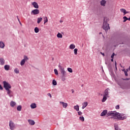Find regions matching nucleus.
Masks as SVG:
<instances>
[{
  "mask_svg": "<svg viewBox=\"0 0 130 130\" xmlns=\"http://www.w3.org/2000/svg\"><path fill=\"white\" fill-rule=\"evenodd\" d=\"M114 55H115V54L113 53L111 56V58H113V57H114Z\"/></svg>",
  "mask_w": 130,
  "mask_h": 130,
  "instance_id": "obj_38",
  "label": "nucleus"
},
{
  "mask_svg": "<svg viewBox=\"0 0 130 130\" xmlns=\"http://www.w3.org/2000/svg\"><path fill=\"white\" fill-rule=\"evenodd\" d=\"M123 72H124V73L125 72H126V71H125V69H123Z\"/></svg>",
  "mask_w": 130,
  "mask_h": 130,
  "instance_id": "obj_47",
  "label": "nucleus"
},
{
  "mask_svg": "<svg viewBox=\"0 0 130 130\" xmlns=\"http://www.w3.org/2000/svg\"><path fill=\"white\" fill-rule=\"evenodd\" d=\"M0 64L1 66H4L5 64V59L3 58H0Z\"/></svg>",
  "mask_w": 130,
  "mask_h": 130,
  "instance_id": "obj_14",
  "label": "nucleus"
},
{
  "mask_svg": "<svg viewBox=\"0 0 130 130\" xmlns=\"http://www.w3.org/2000/svg\"><path fill=\"white\" fill-rule=\"evenodd\" d=\"M120 12H121V13H123V16H124L125 15V14H127V13H128V12L126 11V10L124 9H120Z\"/></svg>",
  "mask_w": 130,
  "mask_h": 130,
  "instance_id": "obj_13",
  "label": "nucleus"
},
{
  "mask_svg": "<svg viewBox=\"0 0 130 130\" xmlns=\"http://www.w3.org/2000/svg\"><path fill=\"white\" fill-rule=\"evenodd\" d=\"M35 33H38L39 32V28L38 27H36L35 28Z\"/></svg>",
  "mask_w": 130,
  "mask_h": 130,
  "instance_id": "obj_31",
  "label": "nucleus"
},
{
  "mask_svg": "<svg viewBox=\"0 0 130 130\" xmlns=\"http://www.w3.org/2000/svg\"><path fill=\"white\" fill-rule=\"evenodd\" d=\"M101 54H102V55H103V56H104L105 54L104 53H102L101 52Z\"/></svg>",
  "mask_w": 130,
  "mask_h": 130,
  "instance_id": "obj_44",
  "label": "nucleus"
},
{
  "mask_svg": "<svg viewBox=\"0 0 130 130\" xmlns=\"http://www.w3.org/2000/svg\"><path fill=\"white\" fill-rule=\"evenodd\" d=\"M74 109L76 110V111H79L80 110V108L79 107V105H77L74 107Z\"/></svg>",
  "mask_w": 130,
  "mask_h": 130,
  "instance_id": "obj_23",
  "label": "nucleus"
},
{
  "mask_svg": "<svg viewBox=\"0 0 130 130\" xmlns=\"http://www.w3.org/2000/svg\"><path fill=\"white\" fill-rule=\"evenodd\" d=\"M52 84L54 85V86H56L57 85V82H56L55 80H53L52 81Z\"/></svg>",
  "mask_w": 130,
  "mask_h": 130,
  "instance_id": "obj_29",
  "label": "nucleus"
},
{
  "mask_svg": "<svg viewBox=\"0 0 130 130\" xmlns=\"http://www.w3.org/2000/svg\"><path fill=\"white\" fill-rule=\"evenodd\" d=\"M82 109H85V108H86V107H87V106H88V102H84L83 104H82Z\"/></svg>",
  "mask_w": 130,
  "mask_h": 130,
  "instance_id": "obj_11",
  "label": "nucleus"
},
{
  "mask_svg": "<svg viewBox=\"0 0 130 130\" xmlns=\"http://www.w3.org/2000/svg\"><path fill=\"white\" fill-rule=\"evenodd\" d=\"M60 23H61L62 22V21H60Z\"/></svg>",
  "mask_w": 130,
  "mask_h": 130,
  "instance_id": "obj_50",
  "label": "nucleus"
},
{
  "mask_svg": "<svg viewBox=\"0 0 130 130\" xmlns=\"http://www.w3.org/2000/svg\"><path fill=\"white\" fill-rule=\"evenodd\" d=\"M109 91V88H107V89H106L105 90V94H104V95L105 96H108V94H109V92H108Z\"/></svg>",
  "mask_w": 130,
  "mask_h": 130,
  "instance_id": "obj_17",
  "label": "nucleus"
},
{
  "mask_svg": "<svg viewBox=\"0 0 130 130\" xmlns=\"http://www.w3.org/2000/svg\"><path fill=\"white\" fill-rule=\"evenodd\" d=\"M28 123L30 124V125H34L35 124V122L32 120H28Z\"/></svg>",
  "mask_w": 130,
  "mask_h": 130,
  "instance_id": "obj_15",
  "label": "nucleus"
},
{
  "mask_svg": "<svg viewBox=\"0 0 130 130\" xmlns=\"http://www.w3.org/2000/svg\"><path fill=\"white\" fill-rule=\"evenodd\" d=\"M74 54H75V55H77V54H78V49L75 48L74 50Z\"/></svg>",
  "mask_w": 130,
  "mask_h": 130,
  "instance_id": "obj_33",
  "label": "nucleus"
},
{
  "mask_svg": "<svg viewBox=\"0 0 130 130\" xmlns=\"http://www.w3.org/2000/svg\"><path fill=\"white\" fill-rule=\"evenodd\" d=\"M100 34H102V32H100Z\"/></svg>",
  "mask_w": 130,
  "mask_h": 130,
  "instance_id": "obj_51",
  "label": "nucleus"
},
{
  "mask_svg": "<svg viewBox=\"0 0 130 130\" xmlns=\"http://www.w3.org/2000/svg\"><path fill=\"white\" fill-rule=\"evenodd\" d=\"M107 110H104L102 113L101 114V116H105V115H106V116H107Z\"/></svg>",
  "mask_w": 130,
  "mask_h": 130,
  "instance_id": "obj_10",
  "label": "nucleus"
},
{
  "mask_svg": "<svg viewBox=\"0 0 130 130\" xmlns=\"http://www.w3.org/2000/svg\"><path fill=\"white\" fill-rule=\"evenodd\" d=\"M54 73L56 75H58V72L57 71V70L54 69Z\"/></svg>",
  "mask_w": 130,
  "mask_h": 130,
  "instance_id": "obj_36",
  "label": "nucleus"
},
{
  "mask_svg": "<svg viewBox=\"0 0 130 130\" xmlns=\"http://www.w3.org/2000/svg\"><path fill=\"white\" fill-rule=\"evenodd\" d=\"M115 64L116 70H117V68L116 67V61H115Z\"/></svg>",
  "mask_w": 130,
  "mask_h": 130,
  "instance_id": "obj_45",
  "label": "nucleus"
},
{
  "mask_svg": "<svg viewBox=\"0 0 130 130\" xmlns=\"http://www.w3.org/2000/svg\"><path fill=\"white\" fill-rule=\"evenodd\" d=\"M39 13H40V12L38 9H35L31 11V14L33 15H38L39 14Z\"/></svg>",
  "mask_w": 130,
  "mask_h": 130,
  "instance_id": "obj_7",
  "label": "nucleus"
},
{
  "mask_svg": "<svg viewBox=\"0 0 130 130\" xmlns=\"http://www.w3.org/2000/svg\"><path fill=\"white\" fill-rule=\"evenodd\" d=\"M58 68L60 70L61 74L62 75L60 77V79L61 81L64 82V81H66V78L67 77V72H66V71L64 70V68L61 67V66L59 65Z\"/></svg>",
  "mask_w": 130,
  "mask_h": 130,
  "instance_id": "obj_3",
  "label": "nucleus"
},
{
  "mask_svg": "<svg viewBox=\"0 0 130 130\" xmlns=\"http://www.w3.org/2000/svg\"><path fill=\"white\" fill-rule=\"evenodd\" d=\"M125 74V76H126V77H127L128 74H127V72L126 71H125V72H124Z\"/></svg>",
  "mask_w": 130,
  "mask_h": 130,
  "instance_id": "obj_41",
  "label": "nucleus"
},
{
  "mask_svg": "<svg viewBox=\"0 0 130 130\" xmlns=\"http://www.w3.org/2000/svg\"><path fill=\"white\" fill-rule=\"evenodd\" d=\"M75 47H76V45H75V44H71L69 47L70 49H75Z\"/></svg>",
  "mask_w": 130,
  "mask_h": 130,
  "instance_id": "obj_18",
  "label": "nucleus"
},
{
  "mask_svg": "<svg viewBox=\"0 0 130 130\" xmlns=\"http://www.w3.org/2000/svg\"><path fill=\"white\" fill-rule=\"evenodd\" d=\"M115 108H116V109H119V105H117V106L115 107Z\"/></svg>",
  "mask_w": 130,
  "mask_h": 130,
  "instance_id": "obj_40",
  "label": "nucleus"
},
{
  "mask_svg": "<svg viewBox=\"0 0 130 130\" xmlns=\"http://www.w3.org/2000/svg\"><path fill=\"white\" fill-rule=\"evenodd\" d=\"M72 93H74L75 92V90H74V89H72Z\"/></svg>",
  "mask_w": 130,
  "mask_h": 130,
  "instance_id": "obj_46",
  "label": "nucleus"
},
{
  "mask_svg": "<svg viewBox=\"0 0 130 130\" xmlns=\"http://www.w3.org/2000/svg\"><path fill=\"white\" fill-rule=\"evenodd\" d=\"M17 109L18 111H21L22 110V106L19 105L17 107Z\"/></svg>",
  "mask_w": 130,
  "mask_h": 130,
  "instance_id": "obj_28",
  "label": "nucleus"
},
{
  "mask_svg": "<svg viewBox=\"0 0 130 130\" xmlns=\"http://www.w3.org/2000/svg\"><path fill=\"white\" fill-rule=\"evenodd\" d=\"M79 119L81 121H85V118H84L83 116H81L79 117Z\"/></svg>",
  "mask_w": 130,
  "mask_h": 130,
  "instance_id": "obj_32",
  "label": "nucleus"
},
{
  "mask_svg": "<svg viewBox=\"0 0 130 130\" xmlns=\"http://www.w3.org/2000/svg\"><path fill=\"white\" fill-rule=\"evenodd\" d=\"M4 85V88L6 91H7V94L9 97H13V94H11L12 93V91L10 89H12V86L8 82L5 81L3 82Z\"/></svg>",
  "mask_w": 130,
  "mask_h": 130,
  "instance_id": "obj_2",
  "label": "nucleus"
},
{
  "mask_svg": "<svg viewBox=\"0 0 130 130\" xmlns=\"http://www.w3.org/2000/svg\"><path fill=\"white\" fill-rule=\"evenodd\" d=\"M114 127L115 130H120V128L118 127V125L115 124Z\"/></svg>",
  "mask_w": 130,
  "mask_h": 130,
  "instance_id": "obj_27",
  "label": "nucleus"
},
{
  "mask_svg": "<svg viewBox=\"0 0 130 130\" xmlns=\"http://www.w3.org/2000/svg\"><path fill=\"white\" fill-rule=\"evenodd\" d=\"M32 5L34 8H35V9H39V6H38V4L37 2H32Z\"/></svg>",
  "mask_w": 130,
  "mask_h": 130,
  "instance_id": "obj_9",
  "label": "nucleus"
},
{
  "mask_svg": "<svg viewBox=\"0 0 130 130\" xmlns=\"http://www.w3.org/2000/svg\"><path fill=\"white\" fill-rule=\"evenodd\" d=\"M57 37L58 38H62V35H61V34L60 32H58L57 35Z\"/></svg>",
  "mask_w": 130,
  "mask_h": 130,
  "instance_id": "obj_26",
  "label": "nucleus"
},
{
  "mask_svg": "<svg viewBox=\"0 0 130 130\" xmlns=\"http://www.w3.org/2000/svg\"><path fill=\"white\" fill-rule=\"evenodd\" d=\"M0 90H4V88L2 86V85H0Z\"/></svg>",
  "mask_w": 130,
  "mask_h": 130,
  "instance_id": "obj_42",
  "label": "nucleus"
},
{
  "mask_svg": "<svg viewBox=\"0 0 130 130\" xmlns=\"http://www.w3.org/2000/svg\"><path fill=\"white\" fill-rule=\"evenodd\" d=\"M14 72L15 73V74H19V73H20L18 68H16L15 69H14Z\"/></svg>",
  "mask_w": 130,
  "mask_h": 130,
  "instance_id": "obj_30",
  "label": "nucleus"
},
{
  "mask_svg": "<svg viewBox=\"0 0 130 130\" xmlns=\"http://www.w3.org/2000/svg\"><path fill=\"white\" fill-rule=\"evenodd\" d=\"M107 100V96L106 95H104V97L102 100V102H105Z\"/></svg>",
  "mask_w": 130,
  "mask_h": 130,
  "instance_id": "obj_24",
  "label": "nucleus"
},
{
  "mask_svg": "<svg viewBox=\"0 0 130 130\" xmlns=\"http://www.w3.org/2000/svg\"><path fill=\"white\" fill-rule=\"evenodd\" d=\"M30 107L31 108H32V109H34L35 108H36V107H37V106H36V104L35 103H32L30 105Z\"/></svg>",
  "mask_w": 130,
  "mask_h": 130,
  "instance_id": "obj_19",
  "label": "nucleus"
},
{
  "mask_svg": "<svg viewBox=\"0 0 130 130\" xmlns=\"http://www.w3.org/2000/svg\"><path fill=\"white\" fill-rule=\"evenodd\" d=\"M16 104H17L16 103V102L14 101H11L10 103V106H11V107H14L15 106H16Z\"/></svg>",
  "mask_w": 130,
  "mask_h": 130,
  "instance_id": "obj_12",
  "label": "nucleus"
},
{
  "mask_svg": "<svg viewBox=\"0 0 130 130\" xmlns=\"http://www.w3.org/2000/svg\"><path fill=\"white\" fill-rule=\"evenodd\" d=\"M111 61H113V59H111Z\"/></svg>",
  "mask_w": 130,
  "mask_h": 130,
  "instance_id": "obj_49",
  "label": "nucleus"
},
{
  "mask_svg": "<svg viewBox=\"0 0 130 130\" xmlns=\"http://www.w3.org/2000/svg\"><path fill=\"white\" fill-rule=\"evenodd\" d=\"M42 21V17L38 18L37 19V23L38 24H40V23Z\"/></svg>",
  "mask_w": 130,
  "mask_h": 130,
  "instance_id": "obj_22",
  "label": "nucleus"
},
{
  "mask_svg": "<svg viewBox=\"0 0 130 130\" xmlns=\"http://www.w3.org/2000/svg\"><path fill=\"white\" fill-rule=\"evenodd\" d=\"M28 59L29 58H28L27 56H24V59H23L20 62V65L24 66V64H25V62H26V60H28Z\"/></svg>",
  "mask_w": 130,
  "mask_h": 130,
  "instance_id": "obj_6",
  "label": "nucleus"
},
{
  "mask_svg": "<svg viewBox=\"0 0 130 130\" xmlns=\"http://www.w3.org/2000/svg\"><path fill=\"white\" fill-rule=\"evenodd\" d=\"M9 127H10V129L11 130H14L15 129V128H16V125L15 124L14 122H13V121L12 120H10L9 121Z\"/></svg>",
  "mask_w": 130,
  "mask_h": 130,
  "instance_id": "obj_5",
  "label": "nucleus"
},
{
  "mask_svg": "<svg viewBox=\"0 0 130 130\" xmlns=\"http://www.w3.org/2000/svg\"><path fill=\"white\" fill-rule=\"evenodd\" d=\"M78 115H82V114H83V113H82V112H81V111H78Z\"/></svg>",
  "mask_w": 130,
  "mask_h": 130,
  "instance_id": "obj_37",
  "label": "nucleus"
},
{
  "mask_svg": "<svg viewBox=\"0 0 130 130\" xmlns=\"http://www.w3.org/2000/svg\"><path fill=\"white\" fill-rule=\"evenodd\" d=\"M17 17H18V16H17ZM18 18V21H19V23H20V25H22V23H21V21H20V20H19V18Z\"/></svg>",
  "mask_w": 130,
  "mask_h": 130,
  "instance_id": "obj_43",
  "label": "nucleus"
},
{
  "mask_svg": "<svg viewBox=\"0 0 130 130\" xmlns=\"http://www.w3.org/2000/svg\"><path fill=\"white\" fill-rule=\"evenodd\" d=\"M4 69L5 71H9V70H10V65H5L4 66Z\"/></svg>",
  "mask_w": 130,
  "mask_h": 130,
  "instance_id": "obj_21",
  "label": "nucleus"
},
{
  "mask_svg": "<svg viewBox=\"0 0 130 130\" xmlns=\"http://www.w3.org/2000/svg\"><path fill=\"white\" fill-rule=\"evenodd\" d=\"M128 21H130V17L129 18H128L127 19Z\"/></svg>",
  "mask_w": 130,
  "mask_h": 130,
  "instance_id": "obj_48",
  "label": "nucleus"
},
{
  "mask_svg": "<svg viewBox=\"0 0 130 130\" xmlns=\"http://www.w3.org/2000/svg\"><path fill=\"white\" fill-rule=\"evenodd\" d=\"M60 104L62 106L63 108H66L68 107V103L63 102H60Z\"/></svg>",
  "mask_w": 130,
  "mask_h": 130,
  "instance_id": "obj_8",
  "label": "nucleus"
},
{
  "mask_svg": "<svg viewBox=\"0 0 130 130\" xmlns=\"http://www.w3.org/2000/svg\"><path fill=\"white\" fill-rule=\"evenodd\" d=\"M47 95L49 96V97H50V98H51V97H52V96H51V94H50V93H47Z\"/></svg>",
  "mask_w": 130,
  "mask_h": 130,
  "instance_id": "obj_39",
  "label": "nucleus"
},
{
  "mask_svg": "<svg viewBox=\"0 0 130 130\" xmlns=\"http://www.w3.org/2000/svg\"><path fill=\"white\" fill-rule=\"evenodd\" d=\"M108 21H109V19H107V18H105L104 19L103 28L104 30H105V31H108L109 30V29H110V27H109V24L107 23Z\"/></svg>",
  "mask_w": 130,
  "mask_h": 130,
  "instance_id": "obj_4",
  "label": "nucleus"
},
{
  "mask_svg": "<svg viewBox=\"0 0 130 130\" xmlns=\"http://www.w3.org/2000/svg\"><path fill=\"white\" fill-rule=\"evenodd\" d=\"M67 70L69 73H73V69H72V68H68Z\"/></svg>",
  "mask_w": 130,
  "mask_h": 130,
  "instance_id": "obj_35",
  "label": "nucleus"
},
{
  "mask_svg": "<svg viewBox=\"0 0 130 130\" xmlns=\"http://www.w3.org/2000/svg\"><path fill=\"white\" fill-rule=\"evenodd\" d=\"M123 22H126V21H127V20H128V18H127V17H126V16H124L123 17Z\"/></svg>",
  "mask_w": 130,
  "mask_h": 130,
  "instance_id": "obj_34",
  "label": "nucleus"
},
{
  "mask_svg": "<svg viewBox=\"0 0 130 130\" xmlns=\"http://www.w3.org/2000/svg\"><path fill=\"white\" fill-rule=\"evenodd\" d=\"M106 4V1L105 0H102L101 2V6H103V7H105Z\"/></svg>",
  "mask_w": 130,
  "mask_h": 130,
  "instance_id": "obj_16",
  "label": "nucleus"
},
{
  "mask_svg": "<svg viewBox=\"0 0 130 130\" xmlns=\"http://www.w3.org/2000/svg\"><path fill=\"white\" fill-rule=\"evenodd\" d=\"M44 24H45V23H47V22H48V19L47 18V17H46V16L44 18Z\"/></svg>",
  "mask_w": 130,
  "mask_h": 130,
  "instance_id": "obj_25",
  "label": "nucleus"
},
{
  "mask_svg": "<svg viewBox=\"0 0 130 130\" xmlns=\"http://www.w3.org/2000/svg\"><path fill=\"white\" fill-rule=\"evenodd\" d=\"M5 48V43L3 42H0V48Z\"/></svg>",
  "mask_w": 130,
  "mask_h": 130,
  "instance_id": "obj_20",
  "label": "nucleus"
},
{
  "mask_svg": "<svg viewBox=\"0 0 130 130\" xmlns=\"http://www.w3.org/2000/svg\"><path fill=\"white\" fill-rule=\"evenodd\" d=\"M108 116H113L115 119H118V120H123L126 118V116H123L120 114L119 113L116 112V111H109L107 114V117Z\"/></svg>",
  "mask_w": 130,
  "mask_h": 130,
  "instance_id": "obj_1",
  "label": "nucleus"
}]
</instances>
